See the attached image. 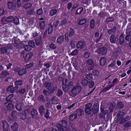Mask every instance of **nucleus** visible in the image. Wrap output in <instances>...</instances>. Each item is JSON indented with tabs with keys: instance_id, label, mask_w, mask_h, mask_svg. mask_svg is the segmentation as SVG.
<instances>
[{
	"instance_id": "f257e3e1",
	"label": "nucleus",
	"mask_w": 131,
	"mask_h": 131,
	"mask_svg": "<svg viewBox=\"0 0 131 131\" xmlns=\"http://www.w3.org/2000/svg\"><path fill=\"white\" fill-rule=\"evenodd\" d=\"M126 111L125 110H121L118 112L117 115L118 117L117 119V123L121 124H122L130 119V117L128 116H127L124 117L123 116L126 114Z\"/></svg>"
},
{
	"instance_id": "f03ea898",
	"label": "nucleus",
	"mask_w": 131,
	"mask_h": 131,
	"mask_svg": "<svg viewBox=\"0 0 131 131\" xmlns=\"http://www.w3.org/2000/svg\"><path fill=\"white\" fill-rule=\"evenodd\" d=\"M43 85L47 90L49 94H53L55 90L57 88V87H54L53 84L50 82H44L43 83Z\"/></svg>"
},
{
	"instance_id": "7ed1b4c3",
	"label": "nucleus",
	"mask_w": 131,
	"mask_h": 131,
	"mask_svg": "<svg viewBox=\"0 0 131 131\" xmlns=\"http://www.w3.org/2000/svg\"><path fill=\"white\" fill-rule=\"evenodd\" d=\"M81 90L82 87L81 86H74L71 90V95L73 96H75L77 93L80 92Z\"/></svg>"
},
{
	"instance_id": "20e7f679",
	"label": "nucleus",
	"mask_w": 131,
	"mask_h": 131,
	"mask_svg": "<svg viewBox=\"0 0 131 131\" xmlns=\"http://www.w3.org/2000/svg\"><path fill=\"white\" fill-rule=\"evenodd\" d=\"M12 46L11 44H8L6 46L1 48L0 51L1 53L4 54L9 53L12 49Z\"/></svg>"
},
{
	"instance_id": "39448f33",
	"label": "nucleus",
	"mask_w": 131,
	"mask_h": 131,
	"mask_svg": "<svg viewBox=\"0 0 131 131\" xmlns=\"http://www.w3.org/2000/svg\"><path fill=\"white\" fill-rule=\"evenodd\" d=\"M92 106V104L91 103H89L85 105V112L86 114H93L92 108H91Z\"/></svg>"
},
{
	"instance_id": "423d86ee",
	"label": "nucleus",
	"mask_w": 131,
	"mask_h": 131,
	"mask_svg": "<svg viewBox=\"0 0 131 131\" xmlns=\"http://www.w3.org/2000/svg\"><path fill=\"white\" fill-rule=\"evenodd\" d=\"M86 62L88 70L90 71L92 70L95 65L93 60L92 59H88L86 60Z\"/></svg>"
},
{
	"instance_id": "0eeeda50",
	"label": "nucleus",
	"mask_w": 131,
	"mask_h": 131,
	"mask_svg": "<svg viewBox=\"0 0 131 131\" xmlns=\"http://www.w3.org/2000/svg\"><path fill=\"white\" fill-rule=\"evenodd\" d=\"M107 48L104 47L99 48L97 50V53L101 55L106 54L107 52Z\"/></svg>"
},
{
	"instance_id": "6e6552de",
	"label": "nucleus",
	"mask_w": 131,
	"mask_h": 131,
	"mask_svg": "<svg viewBox=\"0 0 131 131\" xmlns=\"http://www.w3.org/2000/svg\"><path fill=\"white\" fill-rule=\"evenodd\" d=\"M118 38L116 36L115 37V35L114 34L111 35L110 38V41L111 43H116L118 40Z\"/></svg>"
},
{
	"instance_id": "1a4fd4ad",
	"label": "nucleus",
	"mask_w": 131,
	"mask_h": 131,
	"mask_svg": "<svg viewBox=\"0 0 131 131\" xmlns=\"http://www.w3.org/2000/svg\"><path fill=\"white\" fill-rule=\"evenodd\" d=\"M99 104L97 103L94 104L92 107V112L93 114H96L99 111Z\"/></svg>"
},
{
	"instance_id": "9d476101",
	"label": "nucleus",
	"mask_w": 131,
	"mask_h": 131,
	"mask_svg": "<svg viewBox=\"0 0 131 131\" xmlns=\"http://www.w3.org/2000/svg\"><path fill=\"white\" fill-rule=\"evenodd\" d=\"M30 112L32 115V118H38L39 117V114L36 109H33Z\"/></svg>"
},
{
	"instance_id": "9b49d317",
	"label": "nucleus",
	"mask_w": 131,
	"mask_h": 131,
	"mask_svg": "<svg viewBox=\"0 0 131 131\" xmlns=\"http://www.w3.org/2000/svg\"><path fill=\"white\" fill-rule=\"evenodd\" d=\"M26 110V118L27 121L28 122L30 121L31 117L32 118V115L31 114V112L29 109H27Z\"/></svg>"
},
{
	"instance_id": "f8f14e48",
	"label": "nucleus",
	"mask_w": 131,
	"mask_h": 131,
	"mask_svg": "<svg viewBox=\"0 0 131 131\" xmlns=\"http://www.w3.org/2000/svg\"><path fill=\"white\" fill-rule=\"evenodd\" d=\"M2 127L4 131H8L9 129V126L8 123L5 121L2 122Z\"/></svg>"
},
{
	"instance_id": "ddd939ff",
	"label": "nucleus",
	"mask_w": 131,
	"mask_h": 131,
	"mask_svg": "<svg viewBox=\"0 0 131 131\" xmlns=\"http://www.w3.org/2000/svg\"><path fill=\"white\" fill-rule=\"evenodd\" d=\"M62 87L63 90L65 93L68 92L70 89L66 83H64L62 80Z\"/></svg>"
},
{
	"instance_id": "4468645a",
	"label": "nucleus",
	"mask_w": 131,
	"mask_h": 131,
	"mask_svg": "<svg viewBox=\"0 0 131 131\" xmlns=\"http://www.w3.org/2000/svg\"><path fill=\"white\" fill-rule=\"evenodd\" d=\"M18 127V125L17 123L15 122L13 123L10 126L11 129L14 131H17Z\"/></svg>"
},
{
	"instance_id": "2eb2a0df",
	"label": "nucleus",
	"mask_w": 131,
	"mask_h": 131,
	"mask_svg": "<svg viewBox=\"0 0 131 131\" xmlns=\"http://www.w3.org/2000/svg\"><path fill=\"white\" fill-rule=\"evenodd\" d=\"M115 104H113L112 103H110L108 105V109L110 113L113 112Z\"/></svg>"
},
{
	"instance_id": "dca6fc26",
	"label": "nucleus",
	"mask_w": 131,
	"mask_h": 131,
	"mask_svg": "<svg viewBox=\"0 0 131 131\" xmlns=\"http://www.w3.org/2000/svg\"><path fill=\"white\" fill-rule=\"evenodd\" d=\"M7 5L9 9L15 8V5L14 2L9 1L8 2Z\"/></svg>"
},
{
	"instance_id": "f3484780",
	"label": "nucleus",
	"mask_w": 131,
	"mask_h": 131,
	"mask_svg": "<svg viewBox=\"0 0 131 131\" xmlns=\"http://www.w3.org/2000/svg\"><path fill=\"white\" fill-rule=\"evenodd\" d=\"M39 111L41 116H42L45 113V108L43 105L40 106L39 108Z\"/></svg>"
},
{
	"instance_id": "a211bd4d",
	"label": "nucleus",
	"mask_w": 131,
	"mask_h": 131,
	"mask_svg": "<svg viewBox=\"0 0 131 131\" xmlns=\"http://www.w3.org/2000/svg\"><path fill=\"white\" fill-rule=\"evenodd\" d=\"M84 42L82 41H79L77 45V47L78 49H82L84 48Z\"/></svg>"
},
{
	"instance_id": "6ab92c4d",
	"label": "nucleus",
	"mask_w": 131,
	"mask_h": 131,
	"mask_svg": "<svg viewBox=\"0 0 131 131\" xmlns=\"http://www.w3.org/2000/svg\"><path fill=\"white\" fill-rule=\"evenodd\" d=\"M64 37L63 35H61L59 36L58 38L57 41L59 43H61L63 42L64 40Z\"/></svg>"
},
{
	"instance_id": "aec40b11",
	"label": "nucleus",
	"mask_w": 131,
	"mask_h": 131,
	"mask_svg": "<svg viewBox=\"0 0 131 131\" xmlns=\"http://www.w3.org/2000/svg\"><path fill=\"white\" fill-rule=\"evenodd\" d=\"M15 106L16 109L18 111H20L22 110V107L21 102L18 101L16 102Z\"/></svg>"
},
{
	"instance_id": "412c9836",
	"label": "nucleus",
	"mask_w": 131,
	"mask_h": 131,
	"mask_svg": "<svg viewBox=\"0 0 131 131\" xmlns=\"http://www.w3.org/2000/svg\"><path fill=\"white\" fill-rule=\"evenodd\" d=\"M106 59L105 57H101L100 60V64L103 66H104L106 64Z\"/></svg>"
},
{
	"instance_id": "4be33fe9",
	"label": "nucleus",
	"mask_w": 131,
	"mask_h": 131,
	"mask_svg": "<svg viewBox=\"0 0 131 131\" xmlns=\"http://www.w3.org/2000/svg\"><path fill=\"white\" fill-rule=\"evenodd\" d=\"M20 118L23 120L25 119L27 117L26 116V110H24L23 112L21 113L20 115Z\"/></svg>"
},
{
	"instance_id": "5701e85b",
	"label": "nucleus",
	"mask_w": 131,
	"mask_h": 131,
	"mask_svg": "<svg viewBox=\"0 0 131 131\" xmlns=\"http://www.w3.org/2000/svg\"><path fill=\"white\" fill-rule=\"evenodd\" d=\"M124 35L122 34L119 37V43L120 45H123L124 43Z\"/></svg>"
},
{
	"instance_id": "b1692460",
	"label": "nucleus",
	"mask_w": 131,
	"mask_h": 131,
	"mask_svg": "<svg viewBox=\"0 0 131 131\" xmlns=\"http://www.w3.org/2000/svg\"><path fill=\"white\" fill-rule=\"evenodd\" d=\"M116 27L114 26L111 29H108L107 33L109 35L113 34L116 32Z\"/></svg>"
},
{
	"instance_id": "393cba45",
	"label": "nucleus",
	"mask_w": 131,
	"mask_h": 131,
	"mask_svg": "<svg viewBox=\"0 0 131 131\" xmlns=\"http://www.w3.org/2000/svg\"><path fill=\"white\" fill-rule=\"evenodd\" d=\"M9 73L6 71H2L0 75V78H3L6 77L7 75H9Z\"/></svg>"
},
{
	"instance_id": "a878e982",
	"label": "nucleus",
	"mask_w": 131,
	"mask_h": 131,
	"mask_svg": "<svg viewBox=\"0 0 131 131\" xmlns=\"http://www.w3.org/2000/svg\"><path fill=\"white\" fill-rule=\"evenodd\" d=\"M41 38L40 36H39L35 39V41L36 45L37 46L40 45L41 43Z\"/></svg>"
},
{
	"instance_id": "bb28decb",
	"label": "nucleus",
	"mask_w": 131,
	"mask_h": 131,
	"mask_svg": "<svg viewBox=\"0 0 131 131\" xmlns=\"http://www.w3.org/2000/svg\"><path fill=\"white\" fill-rule=\"evenodd\" d=\"M83 113L84 111L82 109H78L77 110L75 113L76 115L77 116H81Z\"/></svg>"
},
{
	"instance_id": "cd10ccee",
	"label": "nucleus",
	"mask_w": 131,
	"mask_h": 131,
	"mask_svg": "<svg viewBox=\"0 0 131 131\" xmlns=\"http://www.w3.org/2000/svg\"><path fill=\"white\" fill-rule=\"evenodd\" d=\"M89 82V81L86 79H83L82 80L81 84L83 87H85L88 86Z\"/></svg>"
},
{
	"instance_id": "c85d7f7f",
	"label": "nucleus",
	"mask_w": 131,
	"mask_h": 131,
	"mask_svg": "<svg viewBox=\"0 0 131 131\" xmlns=\"http://www.w3.org/2000/svg\"><path fill=\"white\" fill-rule=\"evenodd\" d=\"M33 54L31 52H30L26 54L25 58V60L27 61L29 60L31 58Z\"/></svg>"
},
{
	"instance_id": "c756f323",
	"label": "nucleus",
	"mask_w": 131,
	"mask_h": 131,
	"mask_svg": "<svg viewBox=\"0 0 131 131\" xmlns=\"http://www.w3.org/2000/svg\"><path fill=\"white\" fill-rule=\"evenodd\" d=\"M7 110L9 111H12L14 108V105L12 104L11 103H8L7 105Z\"/></svg>"
},
{
	"instance_id": "7c9ffc66",
	"label": "nucleus",
	"mask_w": 131,
	"mask_h": 131,
	"mask_svg": "<svg viewBox=\"0 0 131 131\" xmlns=\"http://www.w3.org/2000/svg\"><path fill=\"white\" fill-rule=\"evenodd\" d=\"M56 127L59 131H65L64 129V127L61 124H57Z\"/></svg>"
},
{
	"instance_id": "2f4dec72",
	"label": "nucleus",
	"mask_w": 131,
	"mask_h": 131,
	"mask_svg": "<svg viewBox=\"0 0 131 131\" xmlns=\"http://www.w3.org/2000/svg\"><path fill=\"white\" fill-rule=\"evenodd\" d=\"M27 71L26 69L24 68H22L20 70L18 75L20 76H21L23 74L26 73Z\"/></svg>"
},
{
	"instance_id": "473e14b6",
	"label": "nucleus",
	"mask_w": 131,
	"mask_h": 131,
	"mask_svg": "<svg viewBox=\"0 0 131 131\" xmlns=\"http://www.w3.org/2000/svg\"><path fill=\"white\" fill-rule=\"evenodd\" d=\"M124 106V105L123 102L121 101L119 102L117 104V107L119 109H121L123 108Z\"/></svg>"
},
{
	"instance_id": "72a5a7b5",
	"label": "nucleus",
	"mask_w": 131,
	"mask_h": 131,
	"mask_svg": "<svg viewBox=\"0 0 131 131\" xmlns=\"http://www.w3.org/2000/svg\"><path fill=\"white\" fill-rule=\"evenodd\" d=\"M95 26V22L93 19H91L90 21V27L91 29L94 28Z\"/></svg>"
},
{
	"instance_id": "f704fd0d",
	"label": "nucleus",
	"mask_w": 131,
	"mask_h": 131,
	"mask_svg": "<svg viewBox=\"0 0 131 131\" xmlns=\"http://www.w3.org/2000/svg\"><path fill=\"white\" fill-rule=\"evenodd\" d=\"M75 113H73L71 114L69 117V119L71 121H73L78 117Z\"/></svg>"
},
{
	"instance_id": "c9c22d12",
	"label": "nucleus",
	"mask_w": 131,
	"mask_h": 131,
	"mask_svg": "<svg viewBox=\"0 0 131 131\" xmlns=\"http://www.w3.org/2000/svg\"><path fill=\"white\" fill-rule=\"evenodd\" d=\"M7 23H11L13 22L14 20V17L12 16L8 17L7 18Z\"/></svg>"
},
{
	"instance_id": "e433bc0d",
	"label": "nucleus",
	"mask_w": 131,
	"mask_h": 131,
	"mask_svg": "<svg viewBox=\"0 0 131 131\" xmlns=\"http://www.w3.org/2000/svg\"><path fill=\"white\" fill-rule=\"evenodd\" d=\"M32 4L31 3L25 4L23 7V8L25 9H28L30 8L32 6Z\"/></svg>"
},
{
	"instance_id": "4c0bfd02",
	"label": "nucleus",
	"mask_w": 131,
	"mask_h": 131,
	"mask_svg": "<svg viewBox=\"0 0 131 131\" xmlns=\"http://www.w3.org/2000/svg\"><path fill=\"white\" fill-rule=\"evenodd\" d=\"M23 81L21 80H16L15 82V85L16 86H20L22 85Z\"/></svg>"
},
{
	"instance_id": "58836bf2",
	"label": "nucleus",
	"mask_w": 131,
	"mask_h": 131,
	"mask_svg": "<svg viewBox=\"0 0 131 131\" xmlns=\"http://www.w3.org/2000/svg\"><path fill=\"white\" fill-rule=\"evenodd\" d=\"M50 110L47 109L46 112L44 115V117L46 119L50 118L49 116L50 114Z\"/></svg>"
},
{
	"instance_id": "ea45409f",
	"label": "nucleus",
	"mask_w": 131,
	"mask_h": 131,
	"mask_svg": "<svg viewBox=\"0 0 131 131\" xmlns=\"http://www.w3.org/2000/svg\"><path fill=\"white\" fill-rule=\"evenodd\" d=\"M131 126V121H129L125 123L123 126L126 128H128Z\"/></svg>"
},
{
	"instance_id": "a19ab883",
	"label": "nucleus",
	"mask_w": 131,
	"mask_h": 131,
	"mask_svg": "<svg viewBox=\"0 0 131 131\" xmlns=\"http://www.w3.org/2000/svg\"><path fill=\"white\" fill-rule=\"evenodd\" d=\"M86 22V20L85 19H83L79 20L78 23V25H83Z\"/></svg>"
},
{
	"instance_id": "79ce46f5",
	"label": "nucleus",
	"mask_w": 131,
	"mask_h": 131,
	"mask_svg": "<svg viewBox=\"0 0 131 131\" xmlns=\"http://www.w3.org/2000/svg\"><path fill=\"white\" fill-rule=\"evenodd\" d=\"M57 10L56 9H53L50 10V15L51 16L55 15L57 13Z\"/></svg>"
},
{
	"instance_id": "37998d69",
	"label": "nucleus",
	"mask_w": 131,
	"mask_h": 131,
	"mask_svg": "<svg viewBox=\"0 0 131 131\" xmlns=\"http://www.w3.org/2000/svg\"><path fill=\"white\" fill-rule=\"evenodd\" d=\"M83 10V8L82 7H81L78 8L76 11L75 14L76 15L80 14Z\"/></svg>"
},
{
	"instance_id": "c03bdc74",
	"label": "nucleus",
	"mask_w": 131,
	"mask_h": 131,
	"mask_svg": "<svg viewBox=\"0 0 131 131\" xmlns=\"http://www.w3.org/2000/svg\"><path fill=\"white\" fill-rule=\"evenodd\" d=\"M28 45L30 46V47L32 48H34L35 47V44L33 40L29 41L28 43Z\"/></svg>"
},
{
	"instance_id": "a18cd8bd",
	"label": "nucleus",
	"mask_w": 131,
	"mask_h": 131,
	"mask_svg": "<svg viewBox=\"0 0 131 131\" xmlns=\"http://www.w3.org/2000/svg\"><path fill=\"white\" fill-rule=\"evenodd\" d=\"M75 31L72 28H71L69 31V36L70 37L72 36L75 34Z\"/></svg>"
},
{
	"instance_id": "49530a36",
	"label": "nucleus",
	"mask_w": 131,
	"mask_h": 131,
	"mask_svg": "<svg viewBox=\"0 0 131 131\" xmlns=\"http://www.w3.org/2000/svg\"><path fill=\"white\" fill-rule=\"evenodd\" d=\"M21 0H17L16 3H14V4L15 5V8L16 7V5L18 8H20L21 6V4L20 3Z\"/></svg>"
},
{
	"instance_id": "de8ad7c7",
	"label": "nucleus",
	"mask_w": 131,
	"mask_h": 131,
	"mask_svg": "<svg viewBox=\"0 0 131 131\" xmlns=\"http://www.w3.org/2000/svg\"><path fill=\"white\" fill-rule=\"evenodd\" d=\"M24 49L27 51H30L32 49V48L30 47V46L29 45H25L24 46Z\"/></svg>"
},
{
	"instance_id": "09e8293b",
	"label": "nucleus",
	"mask_w": 131,
	"mask_h": 131,
	"mask_svg": "<svg viewBox=\"0 0 131 131\" xmlns=\"http://www.w3.org/2000/svg\"><path fill=\"white\" fill-rule=\"evenodd\" d=\"M63 94V92L62 90L59 89H58V91L56 93V95L58 97H60L62 96Z\"/></svg>"
},
{
	"instance_id": "8fccbe9b",
	"label": "nucleus",
	"mask_w": 131,
	"mask_h": 131,
	"mask_svg": "<svg viewBox=\"0 0 131 131\" xmlns=\"http://www.w3.org/2000/svg\"><path fill=\"white\" fill-rule=\"evenodd\" d=\"M39 27L41 30L43 29L45 27V24L44 21H40L39 23Z\"/></svg>"
},
{
	"instance_id": "3c124183",
	"label": "nucleus",
	"mask_w": 131,
	"mask_h": 131,
	"mask_svg": "<svg viewBox=\"0 0 131 131\" xmlns=\"http://www.w3.org/2000/svg\"><path fill=\"white\" fill-rule=\"evenodd\" d=\"M70 125L71 128V130H75L77 129L75 125V124L74 123H73L72 122H70Z\"/></svg>"
},
{
	"instance_id": "603ef678",
	"label": "nucleus",
	"mask_w": 131,
	"mask_h": 131,
	"mask_svg": "<svg viewBox=\"0 0 131 131\" xmlns=\"http://www.w3.org/2000/svg\"><path fill=\"white\" fill-rule=\"evenodd\" d=\"M114 21V18L113 17H107L106 19V21L108 23L110 22H112Z\"/></svg>"
},
{
	"instance_id": "864d4df0",
	"label": "nucleus",
	"mask_w": 131,
	"mask_h": 131,
	"mask_svg": "<svg viewBox=\"0 0 131 131\" xmlns=\"http://www.w3.org/2000/svg\"><path fill=\"white\" fill-rule=\"evenodd\" d=\"M62 125L64 127V128L67 127V122L64 120H62L60 121Z\"/></svg>"
},
{
	"instance_id": "5fc2aeb1",
	"label": "nucleus",
	"mask_w": 131,
	"mask_h": 131,
	"mask_svg": "<svg viewBox=\"0 0 131 131\" xmlns=\"http://www.w3.org/2000/svg\"><path fill=\"white\" fill-rule=\"evenodd\" d=\"M85 78L88 80H92L93 78L92 74L91 73L86 74L85 75Z\"/></svg>"
},
{
	"instance_id": "6e6d98bb",
	"label": "nucleus",
	"mask_w": 131,
	"mask_h": 131,
	"mask_svg": "<svg viewBox=\"0 0 131 131\" xmlns=\"http://www.w3.org/2000/svg\"><path fill=\"white\" fill-rule=\"evenodd\" d=\"M38 99L39 101L40 102H45V101L44 98V96L42 95H40L39 96Z\"/></svg>"
},
{
	"instance_id": "4d7b16f0",
	"label": "nucleus",
	"mask_w": 131,
	"mask_h": 131,
	"mask_svg": "<svg viewBox=\"0 0 131 131\" xmlns=\"http://www.w3.org/2000/svg\"><path fill=\"white\" fill-rule=\"evenodd\" d=\"M67 21L66 18L63 19L60 24L59 26H62L63 25H65L66 24Z\"/></svg>"
},
{
	"instance_id": "13d9d810",
	"label": "nucleus",
	"mask_w": 131,
	"mask_h": 131,
	"mask_svg": "<svg viewBox=\"0 0 131 131\" xmlns=\"http://www.w3.org/2000/svg\"><path fill=\"white\" fill-rule=\"evenodd\" d=\"M7 18L6 17L4 16L1 19V22L3 24H6L7 22Z\"/></svg>"
},
{
	"instance_id": "bf43d9fd",
	"label": "nucleus",
	"mask_w": 131,
	"mask_h": 131,
	"mask_svg": "<svg viewBox=\"0 0 131 131\" xmlns=\"http://www.w3.org/2000/svg\"><path fill=\"white\" fill-rule=\"evenodd\" d=\"M106 14V13L104 12L101 11L99 13V15L101 18H104L105 17V14Z\"/></svg>"
},
{
	"instance_id": "052dcab7",
	"label": "nucleus",
	"mask_w": 131,
	"mask_h": 131,
	"mask_svg": "<svg viewBox=\"0 0 131 131\" xmlns=\"http://www.w3.org/2000/svg\"><path fill=\"white\" fill-rule=\"evenodd\" d=\"M17 114V112L16 111H13L11 113V115L12 117L15 118Z\"/></svg>"
},
{
	"instance_id": "680f3d73",
	"label": "nucleus",
	"mask_w": 131,
	"mask_h": 131,
	"mask_svg": "<svg viewBox=\"0 0 131 131\" xmlns=\"http://www.w3.org/2000/svg\"><path fill=\"white\" fill-rule=\"evenodd\" d=\"M27 13L28 15H32L35 13L34 9L28 10L27 11Z\"/></svg>"
},
{
	"instance_id": "e2e57ef3",
	"label": "nucleus",
	"mask_w": 131,
	"mask_h": 131,
	"mask_svg": "<svg viewBox=\"0 0 131 131\" xmlns=\"http://www.w3.org/2000/svg\"><path fill=\"white\" fill-rule=\"evenodd\" d=\"M86 122L85 121H83L82 120H81L79 121V124L80 126L83 128L84 125H85Z\"/></svg>"
},
{
	"instance_id": "0e129e2a",
	"label": "nucleus",
	"mask_w": 131,
	"mask_h": 131,
	"mask_svg": "<svg viewBox=\"0 0 131 131\" xmlns=\"http://www.w3.org/2000/svg\"><path fill=\"white\" fill-rule=\"evenodd\" d=\"M83 128L85 129L87 131H89L90 127L89 126L88 124L86 123L85 125H84V126L83 127Z\"/></svg>"
},
{
	"instance_id": "69168bd1",
	"label": "nucleus",
	"mask_w": 131,
	"mask_h": 131,
	"mask_svg": "<svg viewBox=\"0 0 131 131\" xmlns=\"http://www.w3.org/2000/svg\"><path fill=\"white\" fill-rule=\"evenodd\" d=\"M78 52L79 51L77 49H75L71 52V55L72 56L76 55L78 53Z\"/></svg>"
},
{
	"instance_id": "338daca9",
	"label": "nucleus",
	"mask_w": 131,
	"mask_h": 131,
	"mask_svg": "<svg viewBox=\"0 0 131 131\" xmlns=\"http://www.w3.org/2000/svg\"><path fill=\"white\" fill-rule=\"evenodd\" d=\"M89 87L90 88H92L94 85V83L93 81H91L89 82L88 83Z\"/></svg>"
},
{
	"instance_id": "774afa93",
	"label": "nucleus",
	"mask_w": 131,
	"mask_h": 131,
	"mask_svg": "<svg viewBox=\"0 0 131 131\" xmlns=\"http://www.w3.org/2000/svg\"><path fill=\"white\" fill-rule=\"evenodd\" d=\"M26 91V89L25 88L19 89L18 92L20 94H23Z\"/></svg>"
}]
</instances>
